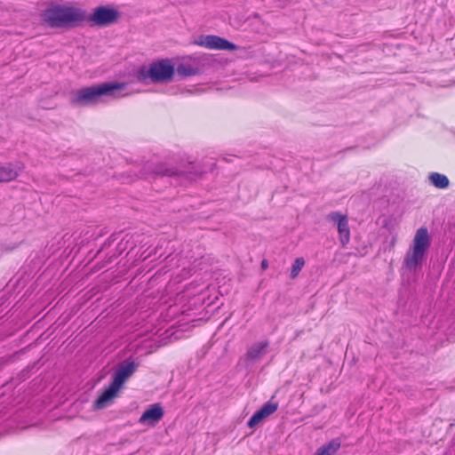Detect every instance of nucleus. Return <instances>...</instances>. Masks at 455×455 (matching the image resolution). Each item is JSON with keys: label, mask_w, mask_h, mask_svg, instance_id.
Returning a JSON list of instances; mask_svg holds the SVG:
<instances>
[{"label": "nucleus", "mask_w": 455, "mask_h": 455, "mask_svg": "<svg viewBox=\"0 0 455 455\" xmlns=\"http://www.w3.org/2000/svg\"><path fill=\"white\" fill-rule=\"evenodd\" d=\"M120 18V12L115 7L100 5L92 9L88 15L86 11L67 4H51L42 13L45 25L52 28L69 29L79 27L87 21L91 26L106 28L116 24Z\"/></svg>", "instance_id": "obj_1"}, {"label": "nucleus", "mask_w": 455, "mask_h": 455, "mask_svg": "<svg viewBox=\"0 0 455 455\" xmlns=\"http://www.w3.org/2000/svg\"><path fill=\"white\" fill-rule=\"evenodd\" d=\"M122 83H102L96 85L83 87L70 93L69 102L73 106L90 107L97 105L102 97H114L116 91L124 89Z\"/></svg>", "instance_id": "obj_2"}, {"label": "nucleus", "mask_w": 455, "mask_h": 455, "mask_svg": "<svg viewBox=\"0 0 455 455\" xmlns=\"http://www.w3.org/2000/svg\"><path fill=\"white\" fill-rule=\"evenodd\" d=\"M430 245L431 239L427 228H419L416 231L412 244L405 253L403 267L407 271L413 273L421 268Z\"/></svg>", "instance_id": "obj_3"}, {"label": "nucleus", "mask_w": 455, "mask_h": 455, "mask_svg": "<svg viewBox=\"0 0 455 455\" xmlns=\"http://www.w3.org/2000/svg\"><path fill=\"white\" fill-rule=\"evenodd\" d=\"M175 75L174 67L168 60H159L148 66H142L137 72L139 82L148 84V81L160 84L171 82Z\"/></svg>", "instance_id": "obj_4"}, {"label": "nucleus", "mask_w": 455, "mask_h": 455, "mask_svg": "<svg viewBox=\"0 0 455 455\" xmlns=\"http://www.w3.org/2000/svg\"><path fill=\"white\" fill-rule=\"evenodd\" d=\"M161 177H169L176 180L180 184L187 180H193L192 173L178 170L176 167L169 166L164 163L148 162L140 172V178L157 179Z\"/></svg>", "instance_id": "obj_5"}, {"label": "nucleus", "mask_w": 455, "mask_h": 455, "mask_svg": "<svg viewBox=\"0 0 455 455\" xmlns=\"http://www.w3.org/2000/svg\"><path fill=\"white\" fill-rule=\"evenodd\" d=\"M196 44L207 49L224 51H235L237 49V45L235 44L213 35L201 36Z\"/></svg>", "instance_id": "obj_6"}, {"label": "nucleus", "mask_w": 455, "mask_h": 455, "mask_svg": "<svg viewBox=\"0 0 455 455\" xmlns=\"http://www.w3.org/2000/svg\"><path fill=\"white\" fill-rule=\"evenodd\" d=\"M139 367V363L127 359L117 365L112 381L118 387L122 388L125 381L133 375Z\"/></svg>", "instance_id": "obj_7"}, {"label": "nucleus", "mask_w": 455, "mask_h": 455, "mask_svg": "<svg viewBox=\"0 0 455 455\" xmlns=\"http://www.w3.org/2000/svg\"><path fill=\"white\" fill-rule=\"evenodd\" d=\"M328 219L337 223L340 243L342 246L347 245L350 241V231L347 216L341 215L339 212H331L328 215Z\"/></svg>", "instance_id": "obj_8"}, {"label": "nucleus", "mask_w": 455, "mask_h": 455, "mask_svg": "<svg viewBox=\"0 0 455 455\" xmlns=\"http://www.w3.org/2000/svg\"><path fill=\"white\" fill-rule=\"evenodd\" d=\"M121 388L115 385L113 382L100 395V396L94 401L93 408L95 410H101L108 406Z\"/></svg>", "instance_id": "obj_9"}, {"label": "nucleus", "mask_w": 455, "mask_h": 455, "mask_svg": "<svg viewBox=\"0 0 455 455\" xmlns=\"http://www.w3.org/2000/svg\"><path fill=\"white\" fill-rule=\"evenodd\" d=\"M276 403L267 402L259 411H257L248 420L247 425L252 428L256 427L262 419L273 414L277 410Z\"/></svg>", "instance_id": "obj_10"}, {"label": "nucleus", "mask_w": 455, "mask_h": 455, "mask_svg": "<svg viewBox=\"0 0 455 455\" xmlns=\"http://www.w3.org/2000/svg\"><path fill=\"white\" fill-rule=\"evenodd\" d=\"M164 416V410L162 406L158 403L151 405L148 410H146L140 418V422L142 424H147L150 426H154Z\"/></svg>", "instance_id": "obj_11"}, {"label": "nucleus", "mask_w": 455, "mask_h": 455, "mask_svg": "<svg viewBox=\"0 0 455 455\" xmlns=\"http://www.w3.org/2000/svg\"><path fill=\"white\" fill-rule=\"evenodd\" d=\"M20 171V166L12 164H0V182H9L15 180Z\"/></svg>", "instance_id": "obj_12"}, {"label": "nucleus", "mask_w": 455, "mask_h": 455, "mask_svg": "<svg viewBox=\"0 0 455 455\" xmlns=\"http://www.w3.org/2000/svg\"><path fill=\"white\" fill-rule=\"evenodd\" d=\"M268 346L269 342L267 340L253 344L246 353V359L251 362L259 360L267 354Z\"/></svg>", "instance_id": "obj_13"}, {"label": "nucleus", "mask_w": 455, "mask_h": 455, "mask_svg": "<svg viewBox=\"0 0 455 455\" xmlns=\"http://www.w3.org/2000/svg\"><path fill=\"white\" fill-rule=\"evenodd\" d=\"M340 440L339 438H334L329 443L320 446L317 449L315 455H333L340 448Z\"/></svg>", "instance_id": "obj_14"}, {"label": "nucleus", "mask_w": 455, "mask_h": 455, "mask_svg": "<svg viewBox=\"0 0 455 455\" xmlns=\"http://www.w3.org/2000/svg\"><path fill=\"white\" fill-rule=\"evenodd\" d=\"M430 182L437 188H447L450 185V180L446 175L439 172H431L428 176Z\"/></svg>", "instance_id": "obj_15"}, {"label": "nucleus", "mask_w": 455, "mask_h": 455, "mask_svg": "<svg viewBox=\"0 0 455 455\" xmlns=\"http://www.w3.org/2000/svg\"><path fill=\"white\" fill-rule=\"evenodd\" d=\"M176 72L181 77L191 76L199 74V68L191 64L180 63L178 65Z\"/></svg>", "instance_id": "obj_16"}, {"label": "nucleus", "mask_w": 455, "mask_h": 455, "mask_svg": "<svg viewBox=\"0 0 455 455\" xmlns=\"http://www.w3.org/2000/svg\"><path fill=\"white\" fill-rule=\"evenodd\" d=\"M305 265V260L303 258H297L292 266L291 270V278L294 279L298 276L299 273L302 269V267Z\"/></svg>", "instance_id": "obj_17"}, {"label": "nucleus", "mask_w": 455, "mask_h": 455, "mask_svg": "<svg viewBox=\"0 0 455 455\" xmlns=\"http://www.w3.org/2000/svg\"><path fill=\"white\" fill-rule=\"evenodd\" d=\"M267 267H268L267 261L266 259H263L261 261V267H262V269H266Z\"/></svg>", "instance_id": "obj_18"}, {"label": "nucleus", "mask_w": 455, "mask_h": 455, "mask_svg": "<svg viewBox=\"0 0 455 455\" xmlns=\"http://www.w3.org/2000/svg\"><path fill=\"white\" fill-rule=\"evenodd\" d=\"M395 238H393V240L391 242V246H395Z\"/></svg>", "instance_id": "obj_19"}]
</instances>
